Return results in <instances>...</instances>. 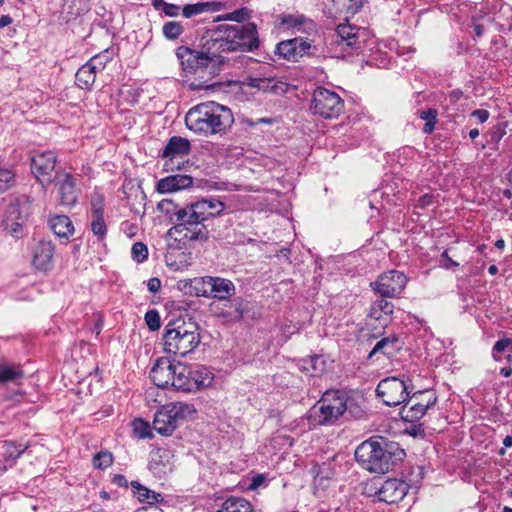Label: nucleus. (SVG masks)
I'll list each match as a JSON object with an SVG mask.
<instances>
[{"label":"nucleus","mask_w":512,"mask_h":512,"mask_svg":"<svg viewBox=\"0 0 512 512\" xmlns=\"http://www.w3.org/2000/svg\"><path fill=\"white\" fill-rule=\"evenodd\" d=\"M259 47L257 26L254 23L245 25H221L214 31L202 46L201 51L188 47H179L177 56L181 60L183 70L193 73L208 82L218 75L220 65L224 64L223 53L252 52Z\"/></svg>","instance_id":"1"},{"label":"nucleus","mask_w":512,"mask_h":512,"mask_svg":"<svg viewBox=\"0 0 512 512\" xmlns=\"http://www.w3.org/2000/svg\"><path fill=\"white\" fill-rule=\"evenodd\" d=\"M225 205L217 199H202L182 207L174 218L170 233L179 234L189 241H206L209 230L205 224L210 218L221 214Z\"/></svg>","instance_id":"2"},{"label":"nucleus","mask_w":512,"mask_h":512,"mask_svg":"<svg viewBox=\"0 0 512 512\" xmlns=\"http://www.w3.org/2000/svg\"><path fill=\"white\" fill-rule=\"evenodd\" d=\"M234 122L231 110L214 101L193 106L185 115L186 127L196 134L211 136L225 133Z\"/></svg>","instance_id":"3"},{"label":"nucleus","mask_w":512,"mask_h":512,"mask_svg":"<svg viewBox=\"0 0 512 512\" xmlns=\"http://www.w3.org/2000/svg\"><path fill=\"white\" fill-rule=\"evenodd\" d=\"M395 453L382 438H370L359 444L355 450V459L365 470L372 473H388L395 465Z\"/></svg>","instance_id":"4"},{"label":"nucleus","mask_w":512,"mask_h":512,"mask_svg":"<svg viewBox=\"0 0 512 512\" xmlns=\"http://www.w3.org/2000/svg\"><path fill=\"white\" fill-rule=\"evenodd\" d=\"M162 340L165 353L184 357L195 350L201 337L194 323L177 320L165 326Z\"/></svg>","instance_id":"5"},{"label":"nucleus","mask_w":512,"mask_h":512,"mask_svg":"<svg viewBox=\"0 0 512 512\" xmlns=\"http://www.w3.org/2000/svg\"><path fill=\"white\" fill-rule=\"evenodd\" d=\"M196 412L192 403H168L156 412L153 420V429L163 436L171 435L180 423Z\"/></svg>","instance_id":"6"},{"label":"nucleus","mask_w":512,"mask_h":512,"mask_svg":"<svg viewBox=\"0 0 512 512\" xmlns=\"http://www.w3.org/2000/svg\"><path fill=\"white\" fill-rule=\"evenodd\" d=\"M343 403L340 399L339 390L326 391L312 408L314 421L319 425L333 424L344 415Z\"/></svg>","instance_id":"7"},{"label":"nucleus","mask_w":512,"mask_h":512,"mask_svg":"<svg viewBox=\"0 0 512 512\" xmlns=\"http://www.w3.org/2000/svg\"><path fill=\"white\" fill-rule=\"evenodd\" d=\"M343 108L344 102L336 92L323 87L314 90L310 103V110L313 114L331 119L338 117Z\"/></svg>","instance_id":"8"},{"label":"nucleus","mask_w":512,"mask_h":512,"mask_svg":"<svg viewBox=\"0 0 512 512\" xmlns=\"http://www.w3.org/2000/svg\"><path fill=\"white\" fill-rule=\"evenodd\" d=\"M183 367V363H173L167 358H159L154 363L150 371V378L152 382L159 388L172 387L180 391L179 368Z\"/></svg>","instance_id":"9"},{"label":"nucleus","mask_w":512,"mask_h":512,"mask_svg":"<svg viewBox=\"0 0 512 512\" xmlns=\"http://www.w3.org/2000/svg\"><path fill=\"white\" fill-rule=\"evenodd\" d=\"M179 386L182 392H192L201 388L208 387L213 381L211 370L202 365L188 366L183 364L179 368Z\"/></svg>","instance_id":"10"},{"label":"nucleus","mask_w":512,"mask_h":512,"mask_svg":"<svg viewBox=\"0 0 512 512\" xmlns=\"http://www.w3.org/2000/svg\"><path fill=\"white\" fill-rule=\"evenodd\" d=\"M377 396L387 406H398L410 395L408 384L398 377H387L381 380L376 388Z\"/></svg>","instance_id":"11"},{"label":"nucleus","mask_w":512,"mask_h":512,"mask_svg":"<svg viewBox=\"0 0 512 512\" xmlns=\"http://www.w3.org/2000/svg\"><path fill=\"white\" fill-rule=\"evenodd\" d=\"M56 155L52 151L37 152L31 159V169L43 187H48L55 179Z\"/></svg>","instance_id":"12"},{"label":"nucleus","mask_w":512,"mask_h":512,"mask_svg":"<svg viewBox=\"0 0 512 512\" xmlns=\"http://www.w3.org/2000/svg\"><path fill=\"white\" fill-rule=\"evenodd\" d=\"M407 284V277L403 272L390 270L381 274L374 283V290L382 297H395L400 294Z\"/></svg>","instance_id":"13"},{"label":"nucleus","mask_w":512,"mask_h":512,"mask_svg":"<svg viewBox=\"0 0 512 512\" xmlns=\"http://www.w3.org/2000/svg\"><path fill=\"white\" fill-rule=\"evenodd\" d=\"M28 206L16 199L11 201L5 208L2 225L5 230L18 238L22 233V225L27 217Z\"/></svg>","instance_id":"14"},{"label":"nucleus","mask_w":512,"mask_h":512,"mask_svg":"<svg viewBox=\"0 0 512 512\" xmlns=\"http://www.w3.org/2000/svg\"><path fill=\"white\" fill-rule=\"evenodd\" d=\"M365 35V29L349 23H341L335 29V43L342 49L357 50L361 47Z\"/></svg>","instance_id":"15"},{"label":"nucleus","mask_w":512,"mask_h":512,"mask_svg":"<svg viewBox=\"0 0 512 512\" xmlns=\"http://www.w3.org/2000/svg\"><path fill=\"white\" fill-rule=\"evenodd\" d=\"M56 186L58 187L59 202L63 206H74L78 199L76 178L66 172H55Z\"/></svg>","instance_id":"16"},{"label":"nucleus","mask_w":512,"mask_h":512,"mask_svg":"<svg viewBox=\"0 0 512 512\" xmlns=\"http://www.w3.org/2000/svg\"><path fill=\"white\" fill-rule=\"evenodd\" d=\"M311 43L303 38H293L280 42L277 45L279 56L288 61L297 62L304 55L309 53Z\"/></svg>","instance_id":"17"},{"label":"nucleus","mask_w":512,"mask_h":512,"mask_svg":"<svg viewBox=\"0 0 512 512\" xmlns=\"http://www.w3.org/2000/svg\"><path fill=\"white\" fill-rule=\"evenodd\" d=\"M408 490L409 486L406 482L399 479H388L382 484L377 495L380 501L395 504L406 496Z\"/></svg>","instance_id":"18"},{"label":"nucleus","mask_w":512,"mask_h":512,"mask_svg":"<svg viewBox=\"0 0 512 512\" xmlns=\"http://www.w3.org/2000/svg\"><path fill=\"white\" fill-rule=\"evenodd\" d=\"M55 246L51 241L41 240L33 248V265L41 271L51 269Z\"/></svg>","instance_id":"19"},{"label":"nucleus","mask_w":512,"mask_h":512,"mask_svg":"<svg viewBox=\"0 0 512 512\" xmlns=\"http://www.w3.org/2000/svg\"><path fill=\"white\" fill-rule=\"evenodd\" d=\"M26 449V445H17L7 440L0 441V472L12 467Z\"/></svg>","instance_id":"20"},{"label":"nucleus","mask_w":512,"mask_h":512,"mask_svg":"<svg viewBox=\"0 0 512 512\" xmlns=\"http://www.w3.org/2000/svg\"><path fill=\"white\" fill-rule=\"evenodd\" d=\"M211 282L209 290V298L217 300H228L236 292L234 283L226 278L211 276L209 279Z\"/></svg>","instance_id":"21"},{"label":"nucleus","mask_w":512,"mask_h":512,"mask_svg":"<svg viewBox=\"0 0 512 512\" xmlns=\"http://www.w3.org/2000/svg\"><path fill=\"white\" fill-rule=\"evenodd\" d=\"M190 151L191 143L187 138L173 136L168 140L161 153V156L172 161L174 158L188 155Z\"/></svg>","instance_id":"22"},{"label":"nucleus","mask_w":512,"mask_h":512,"mask_svg":"<svg viewBox=\"0 0 512 512\" xmlns=\"http://www.w3.org/2000/svg\"><path fill=\"white\" fill-rule=\"evenodd\" d=\"M340 399H342L344 414H348L351 418H361L363 417L365 410V400L363 397H349L343 391L339 390Z\"/></svg>","instance_id":"23"},{"label":"nucleus","mask_w":512,"mask_h":512,"mask_svg":"<svg viewBox=\"0 0 512 512\" xmlns=\"http://www.w3.org/2000/svg\"><path fill=\"white\" fill-rule=\"evenodd\" d=\"M90 10V0H65L63 4V14L66 21L76 20L88 13Z\"/></svg>","instance_id":"24"},{"label":"nucleus","mask_w":512,"mask_h":512,"mask_svg":"<svg viewBox=\"0 0 512 512\" xmlns=\"http://www.w3.org/2000/svg\"><path fill=\"white\" fill-rule=\"evenodd\" d=\"M436 397L429 398L426 403L415 402L408 409L406 407L402 410V417L405 421L414 422L421 419L426 411L435 405Z\"/></svg>","instance_id":"25"},{"label":"nucleus","mask_w":512,"mask_h":512,"mask_svg":"<svg viewBox=\"0 0 512 512\" xmlns=\"http://www.w3.org/2000/svg\"><path fill=\"white\" fill-rule=\"evenodd\" d=\"M384 298L376 300L371 305L369 316L375 320L382 321L383 324H387L393 314L394 306Z\"/></svg>","instance_id":"26"},{"label":"nucleus","mask_w":512,"mask_h":512,"mask_svg":"<svg viewBox=\"0 0 512 512\" xmlns=\"http://www.w3.org/2000/svg\"><path fill=\"white\" fill-rule=\"evenodd\" d=\"M282 24L287 28H292L297 32H308L315 29V23L307 19L304 15L288 14L282 18Z\"/></svg>","instance_id":"27"},{"label":"nucleus","mask_w":512,"mask_h":512,"mask_svg":"<svg viewBox=\"0 0 512 512\" xmlns=\"http://www.w3.org/2000/svg\"><path fill=\"white\" fill-rule=\"evenodd\" d=\"M217 512H254L249 501L242 497L230 496L224 500Z\"/></svg>","instance_id":"28"},{"label":"nucleus","mask_w":512,"mask_h":512,"mask_svg":"<svg viewBox=\"0 0 512 512\" xmlns=\"http://www.w3.org/2000/svg\"><path fill=\"white\" fill-rule=\"evenodd\" d=\"M221 6L219 2H198L187 4L182 8V15L185 18H191L206 12H217Z\"/></svg>","instance_id":"29"},{"label":"nucleus","mask_w":512,"mask_h":512,"mask_svg":"<svg viewBox=\"0 0 512 512\" xmlns=\"http://www.w3.org/2000/svg\"><path fill=\"white\" fill-rule=\"evenodd\" d=\"M50 228L55 235L67 238L74 232V226L66 215H58L50 219Z\"/></svg>","instance_id":"30"},{"label":"nucleus","mask_w":512,"mask_h":512,"mask_svg":"<svg viewBox=\"0 0 512 512\" xmlns=\"http://www.w3.org/2000/svg\"><path fill=\"white\" fill-rule=\"evenodd\" d=\"M399 348L400 345L397 336L393 335L390 337H385L375 344L374 348L369 353V358H371L376 353L392 356Z\"/></svg>","instance_id":"31"},{"label":"nucleus","mask_w":512,"mask_h":512,"mask_svg":"<svg viewBox=\"0 0 512 512\" xmlns=\"http://www.w3.org/2000/svg\"><path fill=\"white\" fill-rule=\"evenodd\" d=\"M130 485L133 494L138 498L140 502H146L150 505H153L162 501L161 494L151 491L150 489L142 486L139 482L132 481Z\"/></svg>","instance_id":"32"},{"label":"nucleus","mask_w":512,"mask_h":512,"mask_svg":"<svg viewBox=\"0 0 512 512\" xmlns=\"http://www.w3.org/2000/svg\"><path fill=\"white\" fill-rule=\"evenodd\" d=\"M336 12L346 15H355L360 12L368 0H331Z\"/></svg>","instance_id":"33"},{"label":"nucleus","mask_w":512,"mask_h":512,"mask_svg":"<svg viewBox=\"0 0 512 512\" xmlns=\"http://www.w3.org/2000/svg\"><path fill=\"white\" fill-rule=\"evenodd\" d=\"M96 75L97 73L88 64L85 63L78 69L76 73V84L81 89H89L94 84Z\"/></svg>","instance_id":"34"},{"label":"nucleus","mask_w":512,"mask_h":512,"mask_svg":"<svg viewBox=\"0 0 512 512\" xmlns=\"http://www.w3.org/2000/svg\"><path fill=\"white\" fill-rule=\"evenodd\" d=\"M90 228L99 242L105 240L108 228L103 215L90 216Z\"/></svg>","instance_id":"35"},{"label":"nucleus","mask_w":512,"mask_h":512,"mask_svg":"<svg viewBox=\"0 0 512 512\" xmlns=\"http://www.w3.org/2000/svg\"><path fill=\"white\" fill-rule=\"evenodd\" d=\"M211 276L198 277L190 280V287L196 296L209 298Z\"/></svg>","instance_id":"36"},{"label":"nucleus","mask_w":512,"mask_h":512,"mask_svg":"<svg viewBox=\"0 0 512 512\" xmlns=\"http://www.w3.org/2000/svg\"><path fill=\"white\" fill-rule=\"evenodd\" d=\"M23 377V371L20 367L1 365L0 383L12 382Z\"/></svg>","instance_id":"37"},{"label":"nucleus","mask_w":512,"mask_h":512,"mask_svg":"<svg viewBox=\"0 0 512 512\" xmlns=\"http://www.w3.org/2000/svg\"><path fill=\"white\" fill-rule=\"evenodd\" d=\"M157 209L167 215L170 222L174 224V218L177 217V213L182 209V207L170 199H163L158 202Z\"/></svg>","instance_id":"38"},{"label":"nucleus","mask_w":512,"mask_h":512,"mask_svg":"<svg viewBox=\"0 0 512 512\" xmlns=\"http://www.w3.org/2000/svg\"><path fill=\"white\" fill-rule=\"evenodd\" d=\"M162 31L167 39L175 40L184 32V27L181 22L169 21L163 25Z\"/></svg>","instance_id":"39"},{"label":"nucleus","mask_w":512,"mask_h":512,"mask_svg":"<svg viewBox=\"0 0 512 512\" xmlns=\"http://www.w3.org/2000/svg\"><path fill=\"white\" fill-rule=\"evenodd\" d=\"M92 463L97 469H105L112 465L113 455L108 451H100L94 455Z\"/></svg>","instance_id":"40"},{"label":"nucleus","mask_w":512,"mask_h":512,"mask_svg":"<svg viewBox=\"0 0 512 512\" xmlns=\"http://www.w3.org/2000/svg\"><path fill=\"white\" fill-rule=\"evenodd\" d=\"M133 433L139 439L151 438L150 426L142 419H135L132 422Z\"/></svg>","instance_id":"41"},{"label":"nucleus","mask_w":512,"mask_h":512,"mask_svg":"<svg viewBox=\"0 0 512 512\" xmlns=\"http://www.w3.org/2000/svg\"><path fill=\"white\" fill-rule=\"evenodd\" d=\"M15 182V174L10 169L0 168V193L10 189Z\"/></svg>","instance_id":"42"},{"label":"nucleus","mask_w":512,"mask_h":512,"mask_svg":"<svg viewBox=\"0 0 512 512\" xmlns=\"http://www.w3.org/2000/svg\"><path fill=\"white\" fill-rule=\"evenodd\" d=\"M131 256L136 262L142 263L148 257L147 246L143 242L134 243L131 248Z\"/></svg>","instance_id":"43"},{"label":"nucleus","mask_w":512,"mask_h":512,"mask_svg":"<svg viewBox=\"0 0 512 512\" xmlns=\"http://www.w3.org/2000/svg\"><path fill=\"white\" fill-rule=\"evenodd\" d=\"M109 61L107 52L95 55L86 64H88L96 73L101 72Z\"/></svg>","instance_id":"44"},{"label":"nucleus","mask_w":512,"mask_h":512,"mask_svg":"<svg viewBox=\"0 0 512 512\" xmlns=\"http://www.w3.org/2000/svg\"><path fill=\"white\" fill-rule=\"evenodd\" d=\"M144 319L151 331H156L161 326L160 314L156 309L148 310Z\"/></svg>","instance_id":"45"},{"label":"nucleus","mask_w":512,"mask_h":512,"mask_svg":"<svg viewBox=\"0 0 512 512\" xmlns=\"http://www.w3.org/2000/svg\"><path fill=\"white\" fill-rule=\"evenodd\" d=\"M272 80L271 79H266V78H254V77H249L247 79V85L250 86V87H253V88H257V89H261V90H269V89H273L275 87L274 84H272Z\"/></svg>","instance_id":"46"},{"label":"nucleus","mask_w":512,"mask_h":512,"mask_svg":"<svg viewBox=\"0 0 512 512\" xmlns=\"http://www.w3.org/2000/svg\"><path fill=\"white\" fill-rule=\"evenodd\" d=\"M104 216V199L101 195H94L91 198L90 216Z\"/></svg>","instance_id":"47"},{"label":"nucleus","mask_w":512,"mask_h":512,"mask_svg":"<svg viewBox=\"0 0 512 512\" xmlns=\"http://www.w3.org/2000/svg\"><path fill=\"white\" fill-rule=\"evenodd\" d=\"M250 17V11L248 8H240L226 15V19L241 23Z\"/></svg>","instance_id":"48"},{"label":"nucleus","mask_w":512,"mask_h":512,"mask_svg":"<svg viewBox=\"0 0 512 512\" xmlns=\"http://www.w3.org/2000/svg\"><path fill=\"white\" fill-rule=\"evenodd\" d=\"M171 176L173 178L174 185H175V188L177 191L181 190V189H186V188L192 186V184H193L192 177H190L188 175L177 174V175H171Z\"/></svg>","instance_id":"49"},{"label":"nucleus","mask_w":512,"mask_h":512,"mask_svg":"<svg viewBox=\"0 0 512 512\" xmlns=\"http://www.w3.org/2000/svg\"><path fill=\"white\" fill-rule=\"evenodd\" d=\"M157 191L159 193H170L177 191L172 176L165 177L158 181Z\"/></svg>","instance_id":"50"},{"label":"nucleus","mask_w":512,"mask_h":512,"mask_svg":"<svg viewBox=\"0 0 512 512\" xmlns=\"http://www.w3.org/2000/svg\"><path fill=\"white\" fill-rule=\"evenodd\" d=\"M511 347H512V339L502 338L494 344L493 352L494 353H502Z\"/></svg>","instance_id":"51"},{"label":"nucleus","mask_w":512,"mask_h":512,"mask_svg":"<svg viewBox=\"0 0 512 512\" xmlns=\"http://www.w3.org/2000/svg\"><path fill=\"white\" fill-rule=\"evenodd\" d=\"M505 128L501 125L494 126L490 131V140L494 143H499L502 137L505 135Z\"/></svg>","instance_id":"52"},{"label":"nucleus","mask_w":512,"mask_h":512,"mask_svg":"<svg viewBox=\"0 0 512 512\" xmlns=\"http://www.w3.org/2000/svg\"><path fill=\"white\" fill-rule=\"evenodd\" d=\"M433 203H434V196L431 194H425L417 200L415 207L420 208V209H425L428 206L432 205Z\"/></svg>","instance_id":"53"},{"label":"nucleus","mask_w":512,"mask_h":512,"mask_svg":"<svg viewBox=\"0 0 512 512\" xmlns=\"http://www.w3.org/2000/svg\"><path fill=\"white\" fill-rule=\"evenodd\" d=\"M442 266L446 269H455L459 266V263L451 259L447 251L441 254Z\"/></svg>","instance_id":"54"},{"label":"nucleus","mask_w":512,"mask_h":512,"mask_svg":"<svg viewBox=\"0 0 512 512\" xmlns=\"http://www.w3.org/2000/svg\"><path fill=\"white\" fill-rule=\"evenodd\" d=\"M234 309L236 312V318L241 319L243 317L244 313L247 311L244 300L241 298L235 299L234 300Z\"/></svg>","instance_id":"55"},{"label":"nucleus","mask_w":512,"mask_h":512,"mask_svg":"<svg viewBox=\"0 0 512 512\" xmlns=\"http://www.w3.org/2000/svg\"><path fill=\"white\" fill-rule=\"evenodd\" d=\"M489 112L485 109H477L471 113V116L476 118L480 123H484L489 118Z\"/></svg>","instance_id":"56"},{"label":"nucleus","mask_w":512,"mask_h":512,"mask_svg":"<svg viewBox=\"0 0 512 512\" xmlns=\"http://www.w3.org/2000/svg\"><path fill=\"white\" fill-rule=\"evenodd\" d=\"M147 288L151 293H157L161 288V281L159 278L153 277L148 280Z\"/></svg>","instance_id":"57"},{"label":"nucleus","mask_w":512,"mask_h":512,"mask_svg":"<svg viewBox=\"0 0 512 512\" xmlns=\"http://www.w3.org/2000/svg\"><path fill=\"white\" fill-rule=\"evenodd\" d=\"M420 118L429 122V120H437V111L435 109H428L420 113Z\"/></svg>","instance_id":"58"},{"label":"nucleus","mask_w":512,"mask_h":512,"mask_svg":"<svg viewBox=\"0 0 512 512\" xmlns=\"http://www.w3.org/2000/svg\"><path fill=\"white\" fill-rule=\"evenodd\" d=\"M180 7L174 4H168L163 8V11L168 16H177L179 14Z\"/></svg>","instance_id":"59"},{"label":"nucleus","mask_w":512,"mask_h":512,"mask_svg":"<svg viewBox=\"0 0 512 512\" xmlns=\"http://www.w3.org/2000/svg\"><path fill=\"white\" fill-rule=\"evenodd\" d=\"M112 482H113V484H115L116 486H119V487H125V488L128 487V481H127L126 477L122 474L114 475Z\"/></svg>","instance_id":"60"},{"label":"nucleus","mask_w":512,"mask_h":512,"mask_svg":"<svg viewBox=\"0 0 512 512\" xmlns=\"http://www.w3.org/2000/svg\"><path fill=\"white\" fill-rule=\"evenodd\" d=\"M436 123L437 120H429V122H426L423 127V132L427 134L431 133L434 130Z\"/></svg>","instance_id":"61"},{"label":"nucleus","mask_w":512,"mask_h":512,"mask_svg":"<svg viewBox=\"0 0 512 512\" xmlns=\"http://www.w3.org/2000/svg\"><path fill=\"white\" fill-rule=\"evenodd\" d=\"M12 22V17H10L9 15H2L0 17V29L10 25Z\"/></svg>","instance_id":"62"},{"label":"nucleus","mask_w":512,"mask_h":512,"mask_svg":"<svg viewBox=\"0 0 512 512\" xmlns=\"http://www.w3.org/2000/svg\"><path fill=\"white\" fill-rule=\"evenodd\" d=\"M152 5L157 10H163V8L166 7L167 3L164 0H153Z\"/></svg>","instance_id":"63"},{"label":"nucleus","mask_w":512,"mask_h":512,"mask_svg":"<svg viewBox=\"0 0 512 512\" xmlns=\"http://www.w3.org/2000/svg\"><path fill=\"white\" fill-rule=\"evenodd\" d=\"M503 445H504L506 448H510V447H512V436L507 435V436L503 439Z\"/></svg>","instance_id":"64"}]
</instances>
